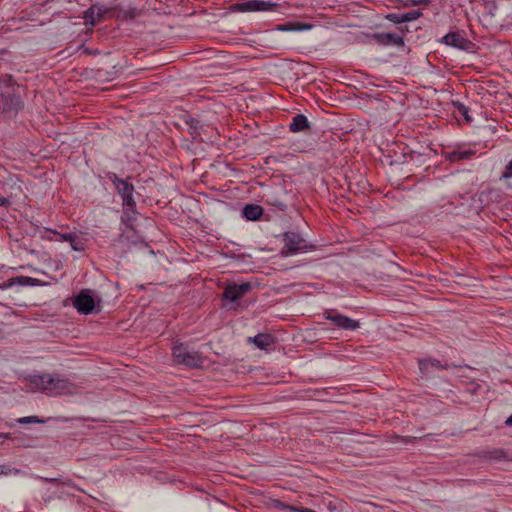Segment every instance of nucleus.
Segmentation results:
<instances>
[{
    "label": "nucleus",
    "instance_id": "1",
    "mask_svg": "<svg viewBox=\"0 0 512 512\" xmlns=\"http://www.w3.org/2000/svg\"><path fill=\"white\" fill-rule=\"evenodd\" d=\"M28 389L48 396L74 395L80 387L60 374H36L28 378Z\"/></svg>",
    "mask_w": 512,
    "mask_h": 512
},
{
    "label": "nucleus",
    "instance_id": "2",
    "mask_svg": "<svg viewBox=\"0 0 512 512\" xmlns=\"http://www.w3.org/2000/svg\"><path fill=\"white\" fill-rule=\"evenodd\" d=\"M21 106L19 87L11 83L10 77L7 81L0 80V112L17 111Z\"/></svg>",
    "mask_w": 512,
    "mask_h": 512
},
{
    "label": "nucleus",
    "instance_id": "3",
    "mask_svg": "<svg viewBox=\"0 0 512 512\" xmlns=\"http://www.w3.org/2000/svg\"><path fill=\"white\" fill-rule=\"evenodd\" d=\"M108 178L115 186V189L117 190L118 194L121 196L123 205L130 209L134 208L136 205V202L133 197L134 186L129 181L130 178L121 179L115 173L109 174Z\"/></svg>",
    "mask_w": 512,
    "mask_h": 512
},
{
    "label": "nucleus",
    "instance_id": "4",
    "mask_svg": "<svg viewBox=\"0 0 512 512\" xmlns=\"http://www.w3.org/2000/svg\"><path fill=\"white\" fill-rule=\"evenodd\" d=\"M173 357L177 363L191 368H197L203 364V358L201 355L197 351L191 350L183 344L177 345L173 348Z\"/></svg>",
    "mask_w": 512,
    "mask_h": 512
},
{
    "label": "nucleus",
    "instance_id": "5",
    "mask_svg": "<svg viewBox=\"0 0 512 512\" xmlns=\"http://www.w3.org/2000/svg\"><path fill=\"white\" fill-rule=\"evenodd\" d=\"M278 7L277 3L264 0H244L230 6L232 12H259L274 11Z\"/></svg>",
    "mask_w": 512,
    "mask_h": 512
},
{
    "label": "nucleus",
    "instance_id": "6",
    "mask_svg": "<svg viewBox=\"0 0 512 512\" xmlns=\"http://www.w3.org/2000/svg\"><path fill=\"white\" fill-rule=\"evenodd\" d=\"M285 245L282 249L283 255H293L300 251H306L308 244L304 238H302L296 232H286L284 234Z\"/></svg>",
    "mask_w": 512,
    "mask_h": 512
},
{
    "label": "nucleus",
    "instance_id": "7",
    "mask_svg": "<svg viewBox=\"0 0 512 512\" xmlns=\"http://www.w3.org/2000/svg\"><path fill=\"white\" fill-rule=\"evenodd\" d=\"M73 305L81 314H90L95 309V300L89 290H82L73 300Z\"/></svg>",
    "mask_w": 512,
    "mask_h": 512
},
{
    "label": "nucleus",
    "instance_id": "8",
    "mask_svg": "<svg viewBox=\"0 0 512 512\" xmlns=\"http://www.w3.org/2000/svg\"><path fill=\"white\" fill-rule=\"evenodd\" d=\"M251 288L252 286L250 283L230 284L225 288L223 298L234 302L246 295Z\"/></svg>",
    "mask_w": 512,
    "mask_h": 512
},
{
    "label": "nucleus",
    "instance_id": "9",
    "mask_svg": "<svg viewBox=\"0 0 512 512\" xmlns=\"http://www.w3.org/2000/svg\"><path fill=\"white\" fill-rule=\"evenodd\" d=\"M328 320H331L337 327L344 329V330H355L359 328V322L356 320H353L345 315L335 313V314H329L326 317Z\"/></svg>",
    "mask_w": 512,
    "mask_h": 512
},
{
    "label": "nucleus",
    "instance_id": "10",
    "mask_svg": "<svg viewBox=\"0 0 512 512\" xmlns=\"http://www.w3.org/2000/svg\"><path fill=\"white\" fill-rule=\"evenodd\" d=\"M379 44L390 46H403V36L397 33L383 32L372 36Z\"/></svg>",
    "mask_w": 512,
    "mask_h": 512
},
{
    "label": "nucleus",
    "instance_id": "11",
    "mask_svg": "<svg viewBox=\"0 0 512 512\" xmlns=\"http://www.w3.org/2000/svg\"><path fill=\"white\" fill-rule=\"evenodd\" d=\"M443 42L446 45L460 48V49L465 48V45H466V39L460 33H456V32H450V33L446 34L443 37Z\"/></svg>",
    "mask_w": 512,
    "mask_h": 512
},
{
    "label": "nucleus",
    "instance_id": "12",
    "mask_svg": "<svg viewBox=\"0 0 512 512\" xmlns=\"http://www.w3.org/2000/svg\"><path fill=\"white\" fill-rule=\"evenodd\" d=\"M249 342H253L260 349H266L273 344L274 338L270 334L259 333L256 336L249 337Z\"/></svg>",
    "mask_w": 512,
    "mask_h": 512
},
{
    "label": "nucleus",
    "instance_id": "13",
    "mask_svg": "<svg viewBox=\"0 0 512 512\" xmlns=\"http://www.w3.org/2000/svg\"><path fill=\"white\" fill-rule=\"evenodd\" d=\"M419 368L423 374H427L430 372L431 368L449 369L450 365H441L440 361L437 359H426L419 361Z\"/></svg>",
    "mask_w": 512,
    "mask_h": 512
},
{
    "label": "nucleus",
    "instance_id": "14",
    "mask_svg": "<svg viewBox=\"0 0 512 512\" xmlns=\"http://www.w3.org/2000/svg\"><path fill=\"white\" fill-rule=\"evenodd\" d=\"M263 214V209L259 205L248 204L243 209V215L248 220H258Z\"/></svg>",
    "mask_w": 512,
    "mask_h": 512
},
{
    "label": "nucleus",
    "instance_id": "15",
    "mask_svg": "<svg viewBox=\"0 0 512 512\" xmlns=\"http://www.w3.org/2000/svg\"><path fill=\"white\" fill-rule=\"evenodd\" d=\"M309 128V122L306 116L302 114H298L293 117L292 122L290 123V130L292 132H300Z\"/></svg>",
    "mask_w": 512,
    "mask_h": 512
},
{
    "label": "nucleus",
    "instance_id": "16",
    "mask_svg": "<svg viewBox=\"0 0 512 512\" xmlns=\"http://www.w3.org/2000/svg\"><path fill=\"white\" fill-rule=\"evenodd\" d=\"M103 17V12L100 8L92 6L90 7L84 15V19L86 23L90 25H95L98 21H100Z\"/></svg>",
    "mask_w": 512,
    "mask_h": 512
},
{
    "label": "nucleus",
    "instance_id": "17",
    "mask_svg": "<svg viewBox=\"0 0 512 512\" xmlns=\"http://www.w3.org/2000/svg\"><path fill=\"white\" fill-rule=\"evenodd\" d=\"M310 28H311V25H309V24H301V23H294V22L281 24L277 27V29L280 31H302V30H308Z\"/></svg>",
    "mask_w": 512,
    "mask_h": 512
},
{
    "label": "nucleus",
    "instance_id": "18",
    "mask_svg": "<svg viewBox=\"0 0 512 512\" xmlns=\"http://www.w3.org/2000/svg\"><path fill=\"white\" fill-rule=\"evenodd\" d=\"M488 11H489V14L492 16V17H497V18H501L503 13H502V1H495V2H492L491 4H488L486 7H485Z\"/></svg>",
    "mask_w": 512,
    "mask_h": 512
},
{
    "label": "nucleus",
    "instance_id": "19",
    "mask_svg": "<svg viewBox=\"0 0 512 512\" xmlns=\"http://www.w3.org/2000/svg\"><path fill=\"white\" fill-rule=\"evenodd\" d=\"M454 106L456 107L458 113L464 117L465 121L467 123H471L472 121V118L471 116L469 115L468 113V107L465 106L464 104L460 103V102H454Z\"/></svg>",
    "mask_w": 512,
    "mask_h": 512
},
{
    "label": "nucleus",
    "instance_id": "20",
    "mask_svg": "<svg viewBox=\"0 0 512 512\" xmlns=\"http://www.w3.org/2000/svg\"><path fill=\"white\" fill-rule=\"evenodd\" d=\"M474 154L473 151L471 150H466V151H455L451 154V160L452 161H459V160H463V159H468L470 158L472 155Z\"/></svg>",
    "mask_w": 512,
    "mask_h": 512
},
{
    "label": "nucleus",
    "instance_id": "21",
    "mask_svg": "<svg viewBox=\"0 0 512 512\" xmlns=\"http://www.w3.org/2000/svg\"><path fill=\"white\" fill-rule=\"evenodd\" d=\"M69 243L71 248L75 251H83L85 249L83 241L80 240L75 233L73 234L72 240H70Z\"/></svg>",
    "mask_w": 512,
    "mask_h": 512
},
{
    "label": "nucleus",
    "instance_id": "22",
    "mask_svg": "<svg viewBox=\"0 0 512 512\" xmlns=\"http://www.w3.org/2000/svg\"><path fill=\"white\" fill-rule=\"evenodd\" d=\"M46 232L54 233L55 235L58 236L57 240L61 241V242H69L70 240H72V236L74 234V233H60V232H57L52 229H46Z\"/></svg>",
    "mask_w": 512,
    "mask_h": 512
},
{
    "label": "nucleus",
    "instance_id": "23",
    "mask_svg": "<svg viewBox=\"0 0 512 512\" xmlns=\"http://www.w3.org/2000/svg\"><path fill=\"white\" fill-rule=\"evenodd\" d=\"M420 16H421V13L419 11H411V12L403 13L401 16V20L404 22H410V21L418 19Z\"/></svg>",
    "mask_w": 512,
    "mask_h": 512
},
{
    "label": "nucleus",
    "instance_id": "24",
    "mask_svg": "<svg viewBox=\"0 0 512 512\" xmlns=\"http://www.w3.org/2000/svg\"><path fill=\"white\" fill-rule=\"evenodd\" d=\"M21 424H28V423H41L42 421L38 419L37 416H29V417H23L18 420Z\"/></svg>",
    "mask_w": 512,
    "mask_h": 512
},
{
    "label": "nucleus",
    "instance_id": "25",
    "mask_svg": "<svg viewBox=\"0 0 512 512\" xmlns=\"http://www.w3.org/2000/svg\"><path fill=\"white\" fill-rule=\"evenodd\" d=\"M279 503V506H281L282 508L284 509H287V510H290V511H296V512H315L314 510H311V509H308V508H294V507H291V506H288V505H284L280 502Z\"/></svg>",
    "mask_w": 512,
    "mask_h": 512
},
{
    "label": "nucleus",
    "instance_id": "26",
    "mask_svg": "<svg viewBox=\"0 0 512 512\" xmlns=\"http://www.w3.org/2000/svg\"><path fill=\"white\" fill-rule=\"evenodd\" d=\"M502 178H512V160L505 167V171L502 174Z\"/></svg>",
    "mask_w": 512,
    "mask_h": 512
},
{
    "label": "nucleus",
    "instance_id": "27",
    "mask_svg": "<svg viewBox=\"0 0 512 512\" xmlns=\"http://www.w3.org/2000/svg\"><path fill=\"white\" fill-rule=\"evenodd\" d=\"M401 16H402V14H389L387 16V18L390 21L399 24V23H404V21L401 20Z\"/></svg>",
    "mask_w": 512,
    "mask_h": 512
},
{
    "label": "nucleus",
    "instance_id": "28",
    "mask_svg": "<svg viewBox=\"0 0 512 512\" xmlns=\"http://www.w3.org/2000/svg\"><path fill=\"white\" fill-rule=\"evenodd\" d=\"M9 203H10V201L8 200V198L0 197V206H6Z\"/></svg>",
    "mask_w": 512,
    "mask_h": 512
},
{
    "label": "nucleus",
    "instance_id": "29",
    "mask_svg": "<svg viewBox=\"0 0 512 512\" xmlns=\"http://www.w3.org/2000/svg\"><path fill=\"white\" fill-rule=\"evenodd\" d=\"M494 454H495V457H499V458L500 457H506V454H505V452L503 450H496L494 452Z\"/></svg>",
    "mask_w": 512,
    "mask_h": 512
},
{
    "label": "nucleus",
    "instance_id": "30",
    "mask_svg": "<svg viewBox=\"0 0 512 512\" xmlns=\"http://www.w3.org/2000/svg\"><path fill=\"white\" fill-rule=\"evenodd\" d=\"M505 424L508 426H512V414L506 419Z\"/></svg>",
    "mask_w": 512,
    "mask_h": 512
},
{
    "label": "nucleus",
    "instance_id": "31",
    "mask_svg": "<svg viewBox=\"0 0 512 512\" xmlns=\"http://www.w3.org/2000/svg\"><path fill=\"white\" fill-rule=\"evenodd\" d=\"M273 204L279 206L282 210H285V208H286V206L284 204L280 203V202L279 203L275 202Z\"/></svg>",
    "mask_w": 512,
    "mask_h": 512
},
{
    "label": "nucleus",
    "instance_id": "32",
    "mask_svg": "<svg viewBox=\"0 0 512 512\" xmlns=\"http://www.w3.org/2000/svg\"><path fill=\"white\" fill-rule=\"evenodd\" d=\"M2 288V286L0 285V289Z\"/></svg>",
    "mask_w": 512,
    "mask_h": 512
}]
</instances>
